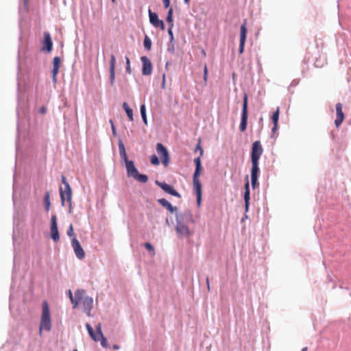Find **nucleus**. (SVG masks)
<instances>
[{
	"label": "nucleus",
	"mask_w": 351,
	"mask_h": 351,
	"mask_svg": "<svg viewBox=\"0 0 351 351\" xmlns=\"http://www.w3.org/2000/svg\"><path fill=\"white\" fill-rule=\"evenodd\" d=\"M51 238L55 243H57L60 240L57 217L56 215H52L51 217Z\"/></svg>",
	"instance_id": "6e6552de"
},
{
	"label": "nucleus",
	"mask_w": 351,
	"mask_h": 351,
	"mask_svg": "<svg viewBox=\"0 0 351 351\" xmlns=\"http://www.w3.org/2000/svg\"><path fill=\"white\" fill-rule=\"evenodd\" d=\"M165 8H168L170 5V0H162Z\"/></svg>",
	"instance_id": "49530a36"
},
{
	"label": "nucleus",
	"mask_w": 351,
	"mask_h": 351,
	"mask_svg": "<svg viewBox=\"0 0 351 351\" xmlns=\"http://www.w3.org/2000/svg\"><path fill=\"white\" fill-rule=\"evenodd\" d=\"M60 196L61 200V205L64 206L65 205V201L71 202L72 199V190L70 185H67L66 187H59Z\"/></svg>",
	"instance_id": "0eeeda50"
},
{
	"label": "nucleus",
	"mask_w": 351,
	"mask_h": 351,
	"mask_svg": "<svg viewBox=\"0 0 351 351\" xmlns=\"http://www.w3.org/2000/svg\"><path fill=\"white\" fill-rule=\"evenodd\" d=\"M245 191H244V202H245V208L247 212L250 206V183L249 181H247L245 184Z\"/></svg>",
	"instance_id": "4be33fe9"
},
{
	"label": "nucleus",
	"mask_w": 351,
	"mask_h": 351,
	"mask_svg": "<svg viewBox=\"0 0 351 351\" xmlns=\"http://www.w3.org/2000/svg\"><path fill=\"white\" fill-rule=\"evenodd\" d=\"M71 246L73 248L75 254L78 259L81 260L85 257L84 251L79 241L75 237H73L71 240Z\"/></svg>",
	"instance_id": "ddd939ff"
},
{
	"label": "nucleus",
	"mask_w": 351,
	"mask_h": 351,
	"mask_svg": "<svg viewBox=\"0 0 351 351\" xmlns=\"http://www.w3.org/2000/svg\"><path fill=\"white\" fill-rule=\"evenodd\" d=\"M157 202L164 208H165L167 210H168L171 213H174L177 212V207L173 206L171 205V204L167 201L165 198L158 199Z\"/></svg>",
	"instance_id": "412c9836"
},
{
	"label": "nucleus",
	"mask_w": 351,
	"mask_h": 351,
	"mask_svg": "<svg viewBox=\"0 0 351 351\" xmlns=\"http://www.w3.org/2000/svg\"><path fill=\"white\" fill-rule=\"evenodd\" d=\"M167 51L171 54L174 53L175 52V40L171 41L169 40V43L167 45Z\"/></svg>",
	"instance_id": "7c9ffc66"
},
{
	"label": "nucleus",
	"mask_w": 351,
	"mask_h": 351,
	"mask_svg": "<svg viewBox=\"0 0 351 351\" xmlns=\"http://www.w3.org/2000/svg\"><path fill=\"white\" fill-rule=\"evenodd\" d=\"M262 121H263V117H261V118L259 119V122H262Z\"/></svg>",
	"instance_id": "e2e57ef3"
},
{
	"label": "nucleus",
	"mask_w": 351,
	"mask_h": 351,
	"mask_svg": "<svg viewBox=\"0 0 351 351\" xmlns=\"http://www.w3.org/2000/svg\"><path fill=\"white\" fill-rule=\"evenodd\" d=\"M206 283H207L208 289H209V288H210V285H209V280H208V277L206 278Z\"/></svg>",
	"instance_id": "6e6d98bb"
},
{
	"label": "nucleus",
	"mask_w": 351,
	"mask_h": 351,
	"mask_svg": "<svg viewBox=\"0 0 351 351\" xmlns=\"http://www.w3.org/2000/svg\"><path fill=\"white\" fill-rule=\"evenodd\" d=\"M112 3H114L115 2V0H111Z\"/></svg>",
	"instance_id": "69168bd1"
},
{
	"label": "nucleus",
	"mask_w": 351,
	"mask_h": 351,
	"mask_svg": "<svg viewBox=\"0 0 351 351\" xmlns=\"http://www.w3.org/2000/svg\"><path fill=\"white\" fill-rule=\"evenodd\" d=\"M172 29H173V27H169L167 32L169 36V40L173 41V40H175V39H174V36H173Z\"/></svg>",
	"instance_id": "a19ab883"
},
{
	"label": "nucleus",
	"mask_w": 351,
	"mask_h": 351,
	"mask_svg": "<svg viewBox=\"0 0 351 351\" xmlns=\"http://www.w3.org/2000/svg\"><path fill=\"white\" fill-rule=\"evenodd\" d=\"M118 146H119V155H120L121 160H123L124 162H126V160H128V156L126 154L124 144L121 140L119 141Z\"/></svg>",
	"instance_id": "5701e85b"
},
{
	"label": "nucleus",
	"mask_w": 351,
	"mask_h": 351,
	"mask_svg": "<svg viewBox=\"0 0 351 351\" xmlns=\"http://www.w3.org/2000/svg\"><path fill=\"white\" fill-rule=\"evenodd\" d=\"M157 153L162 157V163L165 166L169 163V154L167 149L161 143H158L156 145Z\"/></svg>",
	"instance_id": "f8f14e48"
},
{
	"label": "nucleus",
	"mask_w": 351,
	"mask_h": 351,
	"mask_svg": "<svg viewBox=\"0 0 351 351\" xmlns=\"http://www.w3.org/2000/svg\"><path fill=\"white\" fill-rule=\"evenodd\" d=\"M133 178L135 179L136 180L138 181L141 183H145L148 180L147 176H146L145 174H141V173H139V172H138V173H136L133 177Z\"/></svg>",
	"instance_id": "cd10ccee"
},
{
	"label": "nucleus",
	"mask_w": 351,
	"mask_h": 351,
	"mask_svg": "<svg viewBox=\"0 0 351 351\" xmlns=\"http://www.w3.org/2000/svg\"><path fill=\"white\" fill-rule=\"evenodd\" d=\"M278 125H274V127L271 129L272 132H275V131L277 130Z\"/></svg>",
	"instance_id": "603ef678"
},
{
	"label": "nucleus",
	"mask_w": 351,
	"mask_h": 351,
	"mask_svg": "<svg viewBox=\"0 0 351 351\" xmlns=\"http://www.w3.org/2000/svg\"><path fill=\"white\" fill-rule=\"evenodd\" d=\"M145 247L150 252L152 256L155 255V250L153 245L149 243H145L144 244Z\"/></svg>",
	"instance_id": "473e14b6"
},
{
	"label": "nucleus",
	"mask_w": 351,
	"mask_h": 351,
	"mask_svg": "<svg viewBox=\"0 0 351 351\" xmlns=\"http://www.w3.org/2000/svg\"><path fill=\"white\" fill-rule=\"evenodd\" d=\"M165 66L166 68L168 66V62L166 63Z\"/></svg>",
	"instance_id": "0e129e2a"
},
{
	"label": "nucleus",
	"mask_w": 351,
	"mask_h": 351,
	"mask_svg": "<svg viewBox=\"0 0 351 351\" xmlns=\"http://www.w3.org/2000/svg\"><path fill=\"white\" fill-rule=\"evenodd\" d=\"M195 151H199V155L200 156H203V154H204V150L202 149V147H201L200 145V142L198 143V144L197 145L196 147H195Z\"/></svg>",
	"instance_id": "37998d69"
},
{
	"label": "nucleus",
	"mask_w": 351,
	"mask_h": 351,
	"mask_svg": "<svg viewBox=\"0 0 351 351\" xmlns=\"http://www.w3.org/2000/svg\"><path fill=\"white\" fill-rule=\"evenodd\" d=\"M183 1H184V4H186V5H189V4L190 0H183Z\"/></svg>",
	"instance_id": "13d9d810"
},
{
	"label": "nucleus",
	"mask_w": 351,
	"mask_h": 351,
	"mask_svg": "<svg viewBox=\"0 0 351 351\" xmlns=\"http://www.w3.org/2000/svg\"><path fill=\"white\" fill-rule=\"evenodd\" d=\"M86 328L87 329V331L88 332H89L90 331L93 330V328H92V326L89 324H86Z\"/></svg>",
	"instance_id": "09e8293b"
},
{
	"label": "nucleus",
	"mask_w": 351,
	"mask_h": 351,
	"mask_svg": "<svg viewBox=\"0 0 351 351\" xmlns=\"http://www.w3.org/2000/svg\"><path fill=\"white\" fill-rule=\"evenodd\" d=\"M173 8H170L168 10L166 21L168 23L169 27H173Z\"/></svg>",
	"instance_id": "a878e982"
},
{
	"label": "nucleus",
	"mask_w": 351,
	"mask_h": 351,
	"mask_svg": "<svg viewBox=\"0 0 351 351\" xmlns=\"http://www.w3.org/2000/svg\"><path fill=\"white\" fill-rule=\"evenodd\" d=\"M155 184L160 188H161L167 193L171 195L174 197H177L179 198L181 197V195L176 190H175L171 185H169L165 182H160L158 180H156Z\"/></svg>",
	"instance_id": "1a4fd4ad"
},
{
	"label": "nucleus",
	"mask_w": 351,
	"mask_h": 351,
	"mask_svg": "<svg viewBox=\"0 0 351 351\" xmlns=\"http://www.w3.org/2000/svg\"><path fill=\"white\" fill-rule=\"evenodd\" d=\"M201 157L200 155L195 158L193 160L195 165V169L193 173V174L200 175L202 171V162H201Z\"/></svg>",
	"instance_id": "b1692460"
},
{
	"label": "nucleus",
	"mask_w": 351,
	"mask_h": 351,
	"mask_svg": "<svg viewBox=\"0 0 351 351\" xmlns=\"http://www.w3.org/2000/svg\"><path fill=\"white\" fill-rule=\"evenodd\" d=\"M144 47L147 50H150L152 47V40L147 36L144 39Z\"/></svg>",
	"instance_id": "c756f323"
},
{
	"label": "nucleus",
	"mask_w": 351,
	"mask_h": 351,
	"mask_svg": "<svg viewBox=\"0 0 351 351\" xmlns=\"http://www.w3.org/2000/svg\"><path fill=\"white\" fill-rule=\"evenodd\" d=\"M247 118H248V112H247V95L244 93L243 95V101L241 111V123L239 125V130L241 132H245L247 125Z\"/></svg>",
	"instance_id": "20e7f679"
},
{
	"label": "nucleus",
	"mask_w": 351,
	"mask_h": 351,
	"mask_svg": "<svg viewBox=\"0 0 351 351\" xmlns=\"http://www.w3.org/2000/svg\"><path fill=\"white\" fill-rule=\"evenodd\" d=\"M115 64H116V57L114 54L110 55V75L109 80L111 86H113L115 81Z\"/></svg>",
	"instance_id": "f3484780"
},
{
	"label": "nucleus",
	"mask_w": 351,
	"mask_h": 351,
	"mask_svg": "<svg viewBox=\"0 0 351 351\" xmlns=\"http://www.w3.org/2000/svg\"><path fill=\"white\" fill-rule=\"evenodd\" d=\"M67 293H68V295L69 297V299H70L71 303L73 304V307L74 308H75L80 302V299L82 295V294H83L84 293V289L76 290L75 292L74 296H73L72 292L70 289L68 290Z\"/></svg>",
	"instance_id": "2eb2a0df"
},
{
	"label": "nucleus",
	"mask_w": 351,
	"mask_h": 351,
	"mask_svg": "<svg viewBox=\"0 0 351 351\" xmlns=\"http://www.w3.org/2000/svg\"><path fill=\"white\" fill-rule=\"evenodd\" d=\"M307 350V347H304L302 349V351H306Z\"/></svg>",
	"instance_id": "680f3d73"
},
{
	"label": "nucleus",
	"mask_w": 351,
	"mask_h": 351,
	"mask_svg": "<svg viewBox=\"0 0 351 351\" xmlns=\"http://www.w3.org/2000/svg\"><path fill=\"white\" fill-rule=\"evenodd\" d=\"M52 49H53V42L51 38V36L49 32H45L44 33V40L43 42V47H42L41 50L49 53L51 51Z\"/></svg>",
	"instance_id": "dca6fc26"
},
{
	"label": "nucleus",
	"mask_w": 351,
	"mask_h": 351,
	"mask_svg": "<svg viewBox=\"0 0 351 351\" xmlns=\"http://www.w3.org/2000/svg\"><path fill=\"white\" fill-rule=\"evenodd\" d=\"M112 132L114 136H116L117 135V130L114 125H112V127H111Z\"/></svg>",
	"instance_id": "de8ad7c7"
},
{
	"label": "nucleus",
	"mask_w": 351,
	"mask_h": 351,
	"mask_svg": "<svg viewBox=\"0 0 351 351\" xmlns=\"http://www.w3.org/2000/svg\"><path fill=\"white\" fill-rule=\"evenodd\" d=\"M58 71H59L58 68L53 67V69H52V81L55 84L57 82V75L58 73Z\"/></svg>",
	"instance_id": "c9c22d12"
},
{
	"label": "nucleus",
	"mask_w": 351,
	"mask_h": 351,
	"mask_svg": "<svg viewBox=\"0 0 351 351\" xmlns=\"http://www.w3.org/2000/svg\"><path fill=\"white\" fill-rule=\"evenodd\" d=\"M207 75H208V68L206 64H204V80L205 82L207 80Z\"/></svg>",
	"instance_id": "c03bdc74"
},
{
	"label": "nucleus",
	"mask_w": 351,
	"mask_h": 351,
	"mask_svg": "<svg viewBox=\"0 0 351 351\" xmlns=\"http://www.w3.org/2000/svg\"><path fill=\"white\" fill-rule=\"evenodd\" d=\"M80 302L82 303L84 311L86 315L88 317L91 316V311L93 307V298L86 295V292L82 294Z\"/></svg>",
	"instance_id": "39448f33"
},
{
	"label": "nucleus",
	"mask_w": 351,
	"mask_h": 351,
	"mask_svg": "<svg viewBox=\"0 0 351 351\" xmlns=\"http://www.w3.org/2000/svg\"><path fill=\"white\" fill-rule=\"evenodd\" d=\"M23 3L25 6H27L28 4V0H23Z\"/></svg>",
	"instance_id": "4d7b16f0"
},
{
	"label": "nucleus",
	"mask_w": 351,
	"mask_h": 351,
	"mask_svg": "<svg viewBox=\"0 0 351 351\" xmlns=\"http://www.w3.org/2000/svg\"><path fill=\"white\" fill-rule=\"evenodd\" d=\"M150 162L154 165H158L160 164V160L158 156L155 154H153L150 157Z\"/></svg>",
	"instance_id": "e433bc0d"
},
{
	"label": "nucleus",
	"mask_w": 351,
	"mask_h": 351,
	"mask_svg": "<svg viewBox=\"0 0 351 351\" xmlns=\"http://www.w3.org/2000/svg\"><path fill=\"white\" fill-rule=\"evenodd\" d=\"M125 72L128 74L131 73L130 61L128 57H125Z\"/></svg>",
	"instance_id": "4c0bfd02"
},
{
	"label": "nucleus",
	"mask_w": 351,
	"mask_h": 351,
	"mask_svg": "<svg viewBox=\"0 0 351 351\" xmlns=\"http://www.w3.org/2000/svg\"><path fill=\"white\" fill-rule=\"evenodd\" d=\"M61 63L60 58L58 56H56L53 58V67L58 68L60 69Z\"/></svg>",
	"instance_id": "f704fd0d"
},
{
	"label": "nucleus",
	"mask_w": 351,
	"mask_h": 351,
	"mask_svg": "<svg viewBox=\"0 0 351 351\" xmlns=\"http://www.w3.org/2000/svg\"><path fill=\"white\" fill-rule=\"evenodd\" d=\"M202 53L204 56H206V51H205L204 50H202Z\"/></svg>",
	"instance_id": "052dcab7"
},
{
	"label": "nucleus",
	"mask_w": 351,
	"mask_h": 351,
	"mask_svg": "<svg viewBox=\"0 0 351 351\" xmlns=\"http://www.w3.org/2000/svg\"><path fill=\"white\" fill-rule=\"evenodd\" d=\"M68 203V206H69V212L71 213V209H72V199H71V202H66Z\"/></svg>",
	"instance_id": "8fccbe9b"
},
{
	"label": "nucleus",
	"mask_w": 351,
	"mask_h": 351,
	"mask_svg": "<svg viewBox=\"0 0 351 351\" xmlns=\"http://www.w3.org/2000/svg\"><path fill=\"white\" fill-rule=\"evenodd\" d=\"M88 334L93 341H98L99 340V335L94 331V330L90 331Z\"/></svg>",
	"instance_id": "58836bf2"
},
{
	"label": "nucleus",
	"mask_w": 351,
	"mask_h": 351,
	"mask_svg": "<svg viewBox=\"0 0 351 351\" xmlns=\"http://www.w3.org/2000/svg\"><path fill=\"white\" fill-rule=\"evenodd\" d=\"M165 85V75H162V88H164Z\"/></svg>",
	"instance_id": "3c124183"
},
{
	"label": "nucleus",
	"mask_w": 351,
	"mask_h": 351,
	"mask_svg": "<svg viewBox=\"0 0 351 351\" xmlns=\"http://www.w3.org/2000/svg\"><path fill=\"white\" fill-rule=\"evenodd\" d=\"M343 106L341 103H337L335 106L337 118L335 120V124L337 128L339 127L343 119H344V114L342 111Z\"/></svg>",
	"instance_id": "a211bd4d"
},
{
	"label": "nucleus",
	"mask_w": 351,
	"mask_h": 351,
	"mask_svg": "<svg viewBox=\"0 0 351 351\" xmlns=\"http://www.w3.org/2000/svg\"><path fill=\"white\" fill-rule=\"evenodd\" d=\"M73 351H77L76 349L73 350Z\"/></svg>",
	"instance_id": "338daca9"
},
{
	"label": "nucleus",
	"mask_w": 351,
	"mask_h": 351,
	"mask_svg": "<svg viewBox=\"0 0 351 351\" xmlns=\"http://www.w3.org/2000/svg\"><path fill=\"white\" fill-rule=\"evenodd\" d=\"M140 112H141L143 121L145 123V125H147V114H146V107H145V104H142L141 106Z\"/></svg>",
	"instance_id": "c85d7f7f"
},
{
	"label": "nucleus",
	"mask_w": 351,
	"mask_h": 351,
	"mask_svg": "<svg viewBox=\"0 0 351 351\" xmlns=\"http://www.w3.org/2000/svg\"><path fill=\"white\" fill-rule=\"evenodd\" d=\"M176 231L179 236L188 237L191 234L189 225L177 224L176 225Z\"/></svg>",
	"instance_id": "6ab92c4d"
},
{
	"label": "nucleus",
	"mask_w": 351,
	"mask_h": 351,
	"mask_svg": "<svg viewBox=\"0 0 351 351\" xmlns=\"http://www.w3.org/2000/svg\"><path fill=\"white\" fill-rule=\"evenodd\" d=\"M51 329V321L50 316V311L48 304L46 301L43 303L42 315L39 327L40 335H42V331L43 330L46 331H50Z\"/></svg>",
	"instance_id": "f03ea898"
},
{
	"label": "nucleus",
	"mask_w": 351,
	"mask_h": 351,
	"mask_svg": "<svg viewBox=\"0 0 351 351\" xmlns=\"http://www.w3.org/2000/svg\"><path fill=\"white\" fill-rule=\"evenodd\" d=\"M43 203H44L45 210L47 212H48L49 210L50 206H51L50 192L49 191L45 192L44 198H43Z\"/></svg>",
	"instance_id": "393cba45"
},
{
	"label": "nucleus",
	"mask_w": 351,
	"mask_h": 351,
	"mask_svg": "<svg viewBox=\"0 0 351 351\" xmlns=\"http://www.w3.org/2000/svg\"><path fill=\"white\" fill-rule=\"evenodd\" d=\"M279 119V109L278 108L276 112H274L271 120L274 125H278Z\"/></svg>",
	"instance_id": "2f4dec72"
},
{
	"label": "nucleus",
	"mask_w": 351,
	"mask_h": 351,
	"mask_svg": "<svg viewBox=\"0 0 351 351\" xmlns=\"http://www.w3.org/2000/svg\"><path fill=\"white\" fill-rule=\"evenodd\" d=\"M141 61L142 62V75H152L153 71V65L149 58L145 56H142L141 57Z\"/></svg>",
	"instance_id": "9b49d317"
},
{
	"label": "nucleus",
	"mask_w": 351,
	"mask_h": 351,
	"mask_svg": "<svg viewBox=\"0 0 351 351\" xmlns=\"http://www.w3.org/2000/svg\"><path fill=\"white\" fill-rule=\"evenodd\" d=\"M112 347H113L114 350H119L120 348V346L119 345H117V344L113 345Z\"/></svg>",
	"instance_id": "864d4df0"
},
{
	"label": "nucleus",
	"mask_w": 351,
	"mask_h": 351,
	"mask_svg": "<svg viewBox=\"0 0 351 351\" xmlns=\"http://www.w3.org/2000/svg\"><path fill=\"white\" fill-rule=\"evenodd\" d=\"M66 234L70 237H73V238L75 237L74 232H73V225L71 223L69 226Z\"/></svg>",
	"instance_id": "ea45409f"
},
{
	"label": "nucleus",
	"mask_w": 351,
	"mask_h": 351,
	"mask_svg": "<svg viewBox=\"0 0 351 351\" xmlns=\"http://www.w3.org/2000/svg\"><path fill=\"white\" fill-rule=\"evenodd\" d=\"M99 338L100 340L101 346L104 348H108L109 345L108 343L106 338L104 336V335H102V337L99 336Z\"/></svg>",
	"instance_id": "72a5a7b5"
},
{
	"label": "nucleus",
	"mask_w": 351,
	"mask_h": 351,
	"mask_svg": "<svg viewBox=\"0 0 351 351\" xmlns=\"http://www.w3.org/2000/svg\"><path fill=\"white\" fill-rule=\"evenodd\" d=\"M176 221L177 224L189 225L190 223H194L193 216L189 210L177 213L176 215Z\"/></svg>",
	"instance_id": "7ed1b4c3"
},
{
	"label": "nucleus",
	"mask_w": 351,
	"mask_h": 351,
	"mask_svg": "<svg viewBox=\"0 0 351 351\" xmlns=\"http://www.w3.org/2000/svg\"><path fill=\"white\" fill-rule=\"evenodd\" d=\"M61 180H62V183L64 185V187H66L67 185H70L69 183L68 182L66 177L63 175L61 176Z\"/></svg>",
	"instance_id": "a18cd8bd"
},
{
	"label": "nucleus",
	"mask_w": 351,
	"mask_h": 351,
	"mask_svg": "<svg viewBox=\"0 0 351 351\" xmlns=\"http://www.w3.org/2000/svg\"><path fill=\"white\" fill-rule=\"evenodd\" d=\"M263 153V148L259 141H256L252 143L251 152V183L253 189L258 186V179L260 174V169L258 167L259 160Z\"/></svg>",
	"instance_id": "f257e3e1"
},
{
	"label": "nucleus",
	"mask_w": 351,
	"mask_h": 351,
	"mask_svg": "<svg viewBox=\"0 0 351 351\" xmlns=\"http://www.w3.org/2000/svg\"><path fill=\"white\" fill-rule=\"evenodd\" d=\"M125 168L127 171V175L128 177H134L136 173H138V171L135 167L134 162L132 160H126L125 162Z\"/></svg>",
	"instance_id": "aec40b11"
},
{
	"label": "nucleus",
	"mask_w": 351,
	"mask_h": 351,
	"mask_svg": "<svg viewBox=\"0 0 351 351\" xmlns=\"http://www.w3.org/2000/svg\"><path fill=\"white\" fill-rule=\"evenodd\" d=\"M123 108L125 110L130 121H132L134 120L132 110L130 108L129 105L126 102L123 104Z\"/></svg>",
	"instance_id": "bb28decb"
},
{
	"label": "nucleus",
	"mask_w": 351,
	"mask_h": 351,
	"mask_svg": "<svg viewBox=\"0 0 351 351\" xmlns=\"http://www.w3.org/2000/svg\"><path fill=\"white\" fill-rule=\"evenodd\" d=\"M200 175L193 174V190L197 197V204L198 206L201 204L202 201V184L199 180Z\"/></svg>",
	"instance_id": "423d86ee"
},
{
	"label": "nucleus",
	"mask_w": 351,
	"mask_h": 351,
	"mask_svg": "<svg viewBox=\"0 0 351 351\" xmlns=\"http://www.w3.org/2000/svg\"><path fill=\"white\" fill-rule=\"evenodd\" d=\"M46 112V109L45 107H43L40 109V113H45Z\"/></svg>",
	"instance_id": "5fc2aeb1"
},
{
	"label": "nucleus",
	"mask_w": 351,
	"mask_h": 351,
	"mask_svg": "<svg viewBox=\"0 0 351 351\" xmlns=\"http://www.w3.org/2000/svg\"><path fill=\"white\" fill-rule=\"evenodd\" d=\"M96 331H97V334L99 336V337H102V331H101V324H98L97 326H96Z\"/></svg>",
	"instance_id": "79ce46f5"
},
{
	"label": "nucleus",
	"mask_w": 351,
	"mask_h": 351,
	"mask_svg": "<svg viewBox=\"0 0 351 351\" xmlns=\"http://www.w3.org/2000/svg\"><path fill=\"white\" fill-rule=\"evenodd\" d=\"M148 14H149V22L154 27H159L162 30L165 29V26L164 22L162 20L159 19L157 13L153 12L151 10V9H149Z\"/></svg>",
	"instance_id": "9d476101"
},
{
	"label": "nucleus",
	"mask_w": 351,
	"mask_h": 351,
	"mask_svg": "<svg viewBox=\"0 0 351 351\" xmlns=\"http://www.w3.org/2000/svg\"><path fill=\"white\" fill-rule=\"evenodd\" d=\"M247 27H246V22L245 21L241 26L240 29V40H239V53L240 54L243 53L245 43L246 40L247 36Z\"/></svg>",
	"instance_id": "4468645a"
},
{
	"label": "nucleus",
	"mask_w": 351,
	"mask_h": 351,
	"mask_svg": "<svg viewBox=\"0 0 351 351\" xmlns=\"http://www.w3.org/2000/svg\"><path fill=\"white\" fill-rule=\"evenodd\" d=\"M109 122L110 124L111 125V127H112V125H114L113 121L112 119H110Z\"/></svg>",
	"instance_id": "bf43d9fd"
}]
</instances>
